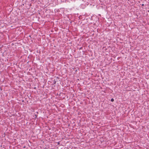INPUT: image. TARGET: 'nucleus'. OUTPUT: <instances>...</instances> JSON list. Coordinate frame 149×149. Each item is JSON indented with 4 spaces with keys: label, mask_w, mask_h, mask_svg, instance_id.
I'll return each instance as SVG.
<instances>
[{
    "label": "nucleus",
    "mask_w": 149,
    "mask_h": 149,
    "mask_svg": "<svg viewBox=\"0 0 149 149\" xmlns=\"http://www.w3.org/2000/svg\"><path fill=\"white\" fill-rule=\"evenodd\" d=\"M144 4H143L142 5V6H144Z\"/></svg>",
    "instance_id": "obj_3"
},
{
    "label": "nucleus",
    "mask_w": 149,
    "mask_h": 149,
    "mask_svg": "<svg viewBox=\"0 0 149 149\" xmlns=\"http://www.w3.org/2000/svg\"><path fill=\"white\" fill-rule=\"evenodd\" d=\"M56 81L55 80L54 81V84L56 83Z\"/></svg>",
    "instance_id": "obj_2"
},
{
    "label": "nucleus",
    "mask_w": 149,
    "mask_h": 149,
    "mask_svg": "<svg viewBox=\"0 0 149 149\" xmlns=\"http://www.w3.org/2000/svg\"><path fill=\"white\" fill-rule=\"evenodd\" d=\"M58 144H59V142H58Z\"/></svg>",
    "instance_id": "obj_4"
},
{
    "label": "nucleus",
    "mask_w": 149,
    "mask_h": 149,
    "mask_svg": "<svg viewBox=\"0 0 149 149\" xmlns=\"http://www.w3.org/2000/svg\"><path fill=\"white\" fill-rule=\"evenodd\" d=\"M114 99L113 98H111V102H113L114 101Z\"/></svg>",
    "instance_id": "obj_1"
}]
</instances>
